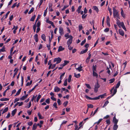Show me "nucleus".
Segmentation results:
<instances>
[{"label": "nucleus", "instance_id": "nucleus-1", "mask_svg": "<svg viewBox=\"0 0 130 130\" xmlns=\"http://www.w3.org/2000/svg\"><path fill=\"white\" fill-rule=\"evenodd\" d=\"M113 17H116L118 19L120 18L119 15L118 11L114 8H113Z\"/></svg>", "mask_w": 130, "mask_h": 130}, {"label": "nucleus", "instance_id": "nucleus-2", "mask_svg": "<svg viewBox=\"0 0 130 130\" xmlns=\"http://www.w3.org/2000/svg\"><path fill=\"white\" fill-rule=\"evenodd\" d=\"M69 39L67 41V44L68 46H70L71 44L72 43L73 41V37L71 35H70L69 36Z\"/></svg>", "mask_w": 130, "mask_h": 130}, {"label": "nucleus", "instance_id": "nucleus-3", "mask_svg": "<svg viewBox=\"0 0 130 130\" xmlns=\"http://www.w3.org/2000/svg\"><path fill=\"white\" fill-rule=\"evenodd\" d=\"M100 86L98 82H97L94 86V91L96 93L98 90V89L100 87Z\"/></svg>", "mask_w": 130, "mask_h": 130}, {"label": "nucleus", "instance_id": "nucleus-4", "mask_svg": "<svg viewBox=\"0 0 130 130\" xmlns=\"http://www.w3.org/2000/svg\"><path fill=\"white\" fill-rule=\"evenodd\" d=\"M61 58L58 57L57 58H55L54 60V62H56V64H58L61 62Z\"/></svg>", "mask_w": 130, "mask_h": 130}, {"label": "nucleus", "instance_id": "nucleus-5", "mask_svg": "<svg viewBox=\"0 0 130 130\" xmlns=\"http://www.w3.org/2000/svg\"><path fill=\"white\" fill-rule=\"evenodd\" d=\"M113 89H114L112 95V96H113L117 92V89L116 88H115L114 87H113L112 89L110 90L111 94H112V91Z\"/></svg>", "mask_w": 130, "mask_h": 130}, {"label": "nucleus", "instance_id": "nucleus-6", "mask_svg": "<svg viewBox=\"0 0 130 130\" xmlns=\"http://www.w3.org/2000/svg\"><path fill=\"white\" fill-rule=\"evenodd\" d=\"M118 26L120 27L121 26L124 30L125 31H126V28H125V26L124 25V23L123 22H121L120 24V25H118Z\"/></svg>", "mask_w": 130, "mask_h": 130}, {"label": "nucleus", "instance_id": "nucleus-7", "mask_svg": "<svg viewBox=\"0 0 130 130\" xmlns=\"http://www.w3.org/2000/svg\"><path fill=\"white\" fill-rule=\"evenodd\" d=\"M116 116L115 114L113 119V122L114 123V124H117L118 121V120L116 119Z\"/></svg>", "mask_w": 130, "mask_h": 130}, {"label": "nucleus", "instance_id": "nucleus-8", "mask_svg": "<svg viewBox=\"0 0 130 130\" xmlns=\"http://www.w3.org/2000/svg\"><path fill=\"white\" fill-rule=\"evenodd\" d=\"M59 32L61 35H63L64 34L63 30L61 27H60L59 29Z\"/></svg>", "mask_w": 130, "mask_h": 130}, {"label": "nucleus", "instance_id": "nucleus-9", "mask_svg": "<svg viewBox=\"0 0 130 130\" xmlns=\"http://www.w3.org/2000/svg\"><path fill=\"white\" fill-rule=\"evenodd\" d=\"M54 91L55 92H59L60 90V89L57 86L55 87L54 89Z\"/></svg>", "mask_w": 130, "mask_h": 130}, {"label": "nucleus", "instance_id": "nucleus-10", "mask_svg": "<svg viewBox=\"0 0 130 130\" xmlns=\"http://www.w3.org/2000/svg\"><path fill=\"white\" fill-rule=\"evenodd\" d=\"M81 65V64L78 68H76L75 69L76 70H78L79 72L82 71L83 70L82 69L83 67Z\"/></svg>", "mask_w": 130, "mask_h": 130}, {"label": "nucleus", "instance_id": "nucleus-11", "mask_svg": "<svg viewBox=\"0 0 130 130\" xmlns=\"http://www.w3.org/2000/svg\"><path fill=\"white\" fill-rule=\"evenodd\" d=\"M121 15L124 18H125V14L124 13L122 9L121 8Z\"/></svg>", "mask_w": 130, "mask_h": 130}, {"label": "nucleus", "instance_id": "nucleus-12", "mask_svg": "<svg viewBox=\"0 0 130 130\" xmlns=\"http://www.w3.org/2000/svg\"><path fill=\"white\" fill-rule=\"evenodd\" d=\"M119 34L122 36H123L124 35V32L121 29H119Z\"/></svg>", "mask_w": 130, "mask_h": 130}, {"label": "nucleus", "instance_id": "nucleus-13", "mask_svg": "<svg viewBox=\"0 0 130 130\" xmlns=\"http://www.w3.org/2000/svg\"><path fill=\"white\" fill-rule=\"evenodd\" d=\"M28 94H26L25 95L23 96L20 99L21 100H23L27 98Z\"/></svg>", "mask_w": 130, "mask_h": 130}, {"label": "nucleus", "instance_id": "nucleus-14", "mask_svg": "<svg viewBox=\"0 0 130 130\" xmlns=\"http://www.w3.org/2000/svg\"><path fill=\"white\" fill-rule=\"evenodd\" d=\"M110 19L108 16L107 18L106 22L107 23V25L109 26L110 25Z\"/></svg>", "mask_w": 130, "mask_h": 130}, {"label": "nucleus", "instance_id": "nucleus-15", "mask_svg": "<svg viewBox=\"0 0 130 130\" xmlns=\"http://www.w3.org/2000/svg\"><path fill=\"white\" fill-rule=\"evenodd\" d=\"M41 38L45 41H46V38L45 35L44 34H43L41 36Z\"/></svg>", "mask_w": 130, "mask_h": 130}, {"label": "nucleus", "instance_id": "nucleus-16", "mask_svg": "<svg viewBox=\"0 0 130 130\" xmlns=\"http://www.w3.org/2000/svg\"><path fill=\"white\" fill-rule=\"evenodd\" d=\"M93 8L94 10H95L97 13L99 12V9L97 7L95 6H93Z\"/></svg>", "mask_w": 130, "mask_h": 130}, {"label": "nucleus", "instance_id": "nucleus-17", "mask_svg": "<svg viewBox=\"0 0 130 130\" xmlns=\"http://www.w3.org/2000/svg\"><path fill=\"white\" fill-rule=\"evenodd\" d=\"M118 126L117 124H114L113 125V129L114 130H117L118 128Z\"/></svg>", "mask_w": 130, "mask_h": 130}, {"label": "nucleus", "instance_id": "nucleus-18", "mask_svg": "<svg viewBox=\"0 0 130 130\" xmlns=\"http://www.w3.org/2000/svg\"><path fill=\"white\" fill-rule=\"evenodd\" d=\"M64 48L63 47H62L61 46H60L58 48V51L59 52L60 51L63 50H64Z\"/></svg>", "mask_w": 130, "mask_h": 130}, {"label": "nucleus", "instance_id": "nucleus-19", "mask_svg": "<svg viewBox=\"0 0 130 130\" xmlns=\"http://www.w3.org/2000/svg\"><path fill=\"white\" fill-rule=\"evenodd\" d=\"M110 68L111 69V66L109 65V68H108V67L106 69V70H107V73H108V74H109V75L110 74V71L109 69V68Z\"/></svg>", "mask_w": 130, "mask_h": 130}, {"label": "nucleus", "instance_id": "nucleus-20", "mask_svg": "<svg viewBox=\"0 0 130 130\" xmlns=\"http://www.w3.org/2000/svg\"><path fill=\"white\" fill-rule=\"evenodd\" d=\"M34 39L36 42H37L38 41V35L37 34H36L34 36Z\"/></svg>", "mask_w": 130, "mask_h": 130}, {"label": "nucleus", "instance_id": "nucleus-21", "mask_svg": "<svg viewBox=\"0 0 130 130\" xmlns=\"http://www.w3.org/2000/svg\"><path fill=\"white\" fill-rule=\"evenodd\" d=\"M88 50V48H86L85 50L82 51L80 52V54H83L84 53H86L87 52Z\"/></svg>", "mask_w": 130, "mask_h": 130}, {"label": "nucleus", "instance_id": "nucleus-22", "mask_svg": "<svg viewBox=\"0 0 130 130\" xmlns=\"http://www.w3.org/2000/svg\"><path fill=\"white\" fill-rule=\"evenodd\" d=\"M17 109H15L12 111L11 114L12 116H14V115L15 114V113L17 112Z\"/></svg>", "mask_w": 130, "mask_h": 130}, {"label": "nucleus", "instance_id": "nucleus-23", "mask_svg": "<svg viewBox=\"0 0 130 130\" xmlns=\"http://www.w3.org/2000/svg\"><path fill=\"white\" fill-rule=\"evenodd\" d=\"M9 100V99L7 98H2L0 99V100L1 101H8Z\"/></svg>", "mask_w": 130, "mask_h": 130}, {"label": "nucleus", "instance_id": "nucleus-24", "mask_svg": "<svg viewBox=\"0 0 130 130\" xmlns=\"http://www.w3.org/2000/svg\"><path fill=\"white\" fill-rule=\"evenodd\" d=\"M93 76H95L96 78H97L98 77V74L95 71H93Z\"/></svg>", "mask_w": 130, "mask_h": 130}, {"label": "nucleus", "instance_id": "nucleus-25", "mask_svg": "<svg viewBox=\"0 0 130 130\" xmlns=\"http://www.w3.org/2000/svg\"><path fill=\"white\" fill-rule=\"evenodd\" d=\"M46 22L50 24H51L52 26L53 25V22L51 21H49L48 20H46Z\"/></svg>", "mask_w": 130, "mask_h": 130}, {"label": "nucleus", "instance_id": "nucleus-26", "mask_svg": "<svg viewBox=\"0 0 130 130\" xmlns=\"http://www.w3.org/2000/svg\"><path fill=\"white\" fill-rule=\"evenodd\" d=\"M37 127V125L36 123L34 124L33 126L32 129L33 130H35L36 129Z\"/></svg>", "mask_w": 130, "mask_h": 130}, {"label": "nucleus", "instance_id": "nucleus-27", "mask_svg": "<svg viewBox=\"0 0 130 130\" xmlns=\"http://www.w3.org/2000/svg\"><path fill=\"white\" fill-rule=\"evenodd\" d=\"M74 76L77 78H78L80 76V75L79 73L76 74V73H74Z\"/></svg>", "mask_w": 130, "mask_h": 130}, {"label": "nucleus", "instance_id": "nucleus-28", "mask_svg": "<svg viewBox=\"0 0 130 130\" xmlns=\"http://www.w3.org/2000/svg\"><path fill=\"white\" fill-rule=\"evenodd\" d=\"M8 107H6L3 110L2 113V114H3L7 111L8 110Z\"/></svg>", "mask_w": 130, "mask_h": 130}, {"label": "nucleus", "instance_id": "nucleus-29", "mask_svg": "<svg viewBox=\"0 0 130 130\" xmlns=\"http://www.w3.org/2000/svg\"><path fill=\"white\" fill-rule=\"evenodd\" d=\"M21 88L16 93V95H15V96L16 95H19L20 93L21 92Z\"/></svg>", "mask_w": 130, "mask_h": 130}, {"label": "nucleus", "instance_id": "nucleus-30", "mask_svg": "<svg viewBox=\"0 0 130 130\" xmlns=\"http://www.w3.org/2000/svg\"><path fill=\"white\" fill-rule=\"evenodd\" d=\"M41 95H39L37 96V99H36V101L37 102H38L39 99L41 98Z\"/></svg>", "mask_w": 130, "mask_h": 130}, {"label": "nucleus", "instance_id": "nucleus-31", "mask_svg": "<svg viewBox=\"0 0 130 130\" xmlns=\"http://www.w3.org/2000/svg\"><path fill=\"white\" fill-rule=\"evenodd\" d=\"M109 102L108 101H106L104 105L103 106V107L104 108L106 106L107 104L109 103Z\"/></svg>", "mask_w": 130, "mask_h": 130}, {"label": "nucleus", "instance_id": "nucleus-32", "mask_svg": "<svg viewBox=\"0 0 130 130\" xmlns=\"http://www.w3.org/2000/svg\"><path fill=\"white\" fill-rule=\"evenodd\" d=\"M47 7L46 9L45 10L44 12V13L43 14V15L44 17H45L46 16L47 13Z\"/></svg>", "mask_w": 130, "mask_h": 130}, {"label": "nucleus", "instance_id": "nucleus-33", "mask_svg": "<svg viewBox=\"0 0 130 130\" xmlns=\"http://www.w3.org/2000/svg\"><path fill=\"white\" fill-rule=\"evenodd\" d=\"M34 9V7L32 8L28 12V13L29 14H30L31 12L33 11Z\"/></svg>", "mask_w": 130, "mask_h": 130}, {"label": "nucleus", "instance_id": "nucleus-34", "mask_svg": "<svg viewBox=\"0 0 130 130\" xmlns=\"http://www.w3.org/2000/svg\"><path fill=\"white\" fill-rule=\"evenodd\" d=\"M5 48L4 46L2 49H0V52H3L5 51Z\"/></svg>", "mask_w": 130, "mask_h": 130}, {"label": "nucleus", "instance_id": "nucleus-35", "mask_svg": "<svg viewBox=\"0 0 130 130\" xmlns=\"http://www.w3.org/2000/svg\"><path fill=\"white\" fill-rule=\"evenodd\" d=\"M102 119H100L97 122L95 123L94 124H97L98 125L99 124L102 120Z\"/></svg>", "mask_w": 130, "mask_h": 130}, {"label": "nucleus", "instance_id": "nucleus-36", "mask_svg": "<svg viewBox=\"0 0 130 130\" xmlns=\"http://www.w3.org/2000/svg\"><path fill=\"white\" fill-rule=\"evenodd\" d=\"M79 30V31H80L83 28V27L82 24H80L78 26Z\"/></svg>", "mask_w": 130, "mask_h": 130}, {"label": "nucleus", "instance_id": "nucleus-37", "mask_svg": "<svg viewBox=\"0 0 130 130\" xmlns=\"http://www.w3.org/2000/svg\"><path fill=\"white\" fill-rule=\"evenodd\" d=\"M120 81H119L117 84L116 86L115 87V88L116 89L118 88L120 85Z\"/></svg>", "mask_w": 130, "mask_h": 130}, {"label": "nucleus", "instance_id": "nucleus-38", "mask_svg": "<svg viewBox=\"0 0 130 130\" xmlns=\"http://www.w3.org/2000/svg\"><path fill=\"white\" fill-rule=\"evenodd\" d=\"M36 17V15H34L33 17H32L30 20V21H34Z\"/></svg>", "mask_w": 130, "mask_h": 130}, {"label": "nucleus", "instance_id": "nucleus-39", "mask_svg": "<svg viewBox=\"0 0 130 130\" xmlns=\"http://www.w3.org/2000/svg\"><path fill=\"white\" fill-rule=\"evenodd\" d=\"M67 79H66L64 81L63 85L65 86H66L67 85Z\"/></svg>", "mask_w": 130, "mask_h": 130}, {"label": "nucleus", "instance_id": "nucleus-40", "mask_svg": "<svg viewBox=\"0 0 130 130\" xmlns=\"http://www.w3.org/2000/svg\"><path fill=\"white\" fill-rule=\"evenodd\" d=\"M87 106L88 108H92L93 107V105L91 104H88Z\"/></svg>", "mask_w": 130, "mask_h": 130}, {"label": "nucleus", "instance_id": "nucleus-41", "mask_svg": "<svg viewBox=\"0 0 130 130\" xmlns=\"http://www.w3.org/2000/svg\"><path fill=\"white\" fill-rule=\"evenodd\" d=\"M115 80V79L114 78L110 79L109 81H110L109 83L110 84L113 83Z\"/></svg>", "mask_w": 130, "mask_h": 130}, {"label": "nucleus", "instance_id": "nucleus-42", "mask_svg": "<svg viewBox=\"0 0 130 130\" xmlns=\"http://www.w3.org/2000/svg\"><path fill=\"white\" fill-rule=\"evenodd\" d=\"M65 74V73L64 72L61 74L60 76V80H62L63 79V77L64 76Z\"/></svg>", "mask_w": 130, "mask_h": 130}, {"label": "nucleus", "instance_id": "nucleus-43", "mask_svg": "<svg viewBox=\"0 0 130 130\" xmlns=\"http://www.w3.org/2000/svg\"><path fill=\"white\" fill-rule=\"evenodd\" d=\"M38 115L39 117V119H42L43 118V117L41 115L40 113H38Z\"/></svg>", "mask_w": 130, "mask_h": 130}, {"label": "nucleus", "instance_id": "nucleus-44", "mask_svg": "<svg viewBox=\"0 0 130 130\" xmlns=\"http://www.w3.org/2000/svg\"><path fill=\"white\" fill-rule=\"evenodd\" d=\"M86 40L85 39L83 41H82L80 43V45L82 46L86 42Z\"/></svg>", "mask_w": 130, "mask_h": 130}, {"label": "nucleus", "instance_id": "nucleus-45", "mask_svg": "<svg viewBox=\"0 0 130 130\" xmlns=\"http://www.w3.org/2000/svg\"><path fill=\"white\" fill-rule=\"evenodd\" d=\"M71 77H72L71 75H70L69 76V78H68V82L70 83L71 82Z\"/></svg>", "mask_w": 130, "mask_h": 130}, {"label": "nucleus", "instance_id": "nucleus-46", "mask_svg": "<svg viewBox=\"0 0 130 130\" xmlns=\"http://www.w3.org/2000/svg\"><path fill=\"white\" fill-rule=\"evenodd\" d=\"M36 23H35L33 25V29L34 30V32H35L36 31Z\"/></svg>", "mask_w": 130, "mask_h": 130}, {"label": "nucleus", "instance_id": "nucleus-47", "mask_svg": "<svg viewBox=\"0 0 130 130\" xmlns=\"http://www.w3.org/2000/svg\"><path fill=\"white\" fill-rule=\"evenodd\" d=\"M99 96L100 98V97L101 98H104L105 96H106V94L105 93L103 94L100 95Z\"/></svg>", "mask_w": 130, "mask_h": 130}, {"label": "nucleus", "instance_id": "nucleus-48", "mask_svg": "<svg viewBox=\"0 0 130 130\" xmlns=\"http://www.w3.org/2000/svg\"><path fill=\"white\" fill-rule=\"evenodd\" d=\"M108 11L110 13V15H111L112 14V11H111V9L109 7H108Z\"/></svg>", "mask_w": 130, "mask_h": 130}, {"label": "nucleus", "instance_id": "nucleus-49", "mask_svg": "<svg viewBox=\"0 0 130 130\" xmlns=\"http://www.w3.org/2000/svg\"><path fill=\"white\" fill-rule=\"evenodd\" d=\"M93 71H95L96 70V65H95V66L93 65L92 68Z\"/></svg>", "mask_w": 130, "mask_h": 130}, {"label": "nucleus", "instance_id": "nucleus-50", "mask_svg": "<svg viewBox=\"0 0 130 130\" xmlns=\"http://www.w3.org/2000/svg\"><path fill=\"white\" fill-rule=\"evenodd\" d=\"M69 34L68 33L65 34L64 35L65 37H67V38H66V39H67L68 38H69Z\"/></svg>", "mask_w": 130, "mask_h": 130}, {"label": "nucleus", "instance_id": "nucleus-51", "mask_svg": "<svg viewBox=\"0 0 130 130\" xmlns=\"http://www.w3.org/2000/svg\"><path fill=\"white\" fill-rule=\"evenodd\" d=\"M31 105V102H29V105L26 106V107L27 108H29L30 107Z\"/></svg>", "mask_w": 130, "mask_h": 130}, {"label": "nucleus", "instance_id": "nucleus-52", "mask_svg": "<svg viewBox=\"0 0 130 130\" xmlns=\"http://www.w3.org/2000/svg\"><path fill=\"white\" fill-rule=\"evenodd\" d=\"M23 80H24V77L23 76H22L21 77V86H22L23 84Z\"/></svg>", "mask_w": 130, "mask_h": 130}, {"label": "nucleus", "instance_id": "nucleus-53", "mask_svg": "<svg viewBox=\"0 0 130 130\" xmlns=\"http://www.w3.org/2000/svg\"><path fill=\"white\" fill-rule=\"evenodd\" d=\"M50 98H48L45 101V102L48 104H49L50 103Z\"/></svg>", "mask_w": 130, "mask_h": 130}, {"label": "nucleus", "instance_id": "nucleus-54", "mask_svg": "<svg viewBox=\"0 0 130 130\" xmlns=\"http://www.w3.org/2000/svg\"><path fill=\"white\" fill-rule=\"evenodd\" d=\"M69 6L68 5H65L64 6L62 9V11L64 10L67 8Z\"/></svg>", "mask_w": 130, "mask_h": 130}, {"label": "nucleus", "instance_id": "nucleus-55", "mask_svg": "<svg viewBox=\"0 0 130 130\" xmlns=\"http://www.w3.org/2000/svg\"><path fill=\"white\" fill-rule=\"evenodd\" d=\"M85 85H86V86L89 89H91V87L90 86V85L89 84H85Z\"/></svg>", "mask_w": 130, "mask_h": 130}, {"label": "nucleus", "instance_id": "nucleus-56", "mask_svg": "<svg viewBox=\"0 0 130 130\" xmlns=\"http://www.w3.org/2000/svg\"><path fill=\"white\" fill-rule=\"evenodd\" d=\"M100 98V97L99 96L98 97L93 98L92 99L93 100H97L99 99Z\"/></svg>", "mask_w": 130, "mask_h": 130}, {"label": "nucleus", "instance_id": "nucleus-57", "mask_svg": "<svg viewBox=\"0 0 130 130\" xmlns=\"http://www.w3.org/2000/svg\"><path fill=\"white\" fill-rule=\"evenodd\" d=\"M68 103V101H66L64 103L63 105L64 107H66L67 106Z\"/></svg>", "mask_w": 130, "mask_h": 130}, {"label": "nucleus", "instance_id": "nucleus-58", "mask_svg": "<svg viewBox=\"0 0 130 130\" xmlns=\"http://www.w3.org/2000/svg\"><path fill=\"white\" fill-rule=\"evenodd\" d=\"M40 25V23L39 21L37 23V27H39Z\"/></svg>", "mask_w": 130, "mask_h": 130}, {"label": "nucleus", "instance_id": "nucleus-59", "mask_svg": "<svg viewBox=\"0 0 130 130\" xmlns=\"http://www.w3.org/2000/svg\"><path fill=\"white\" fill-rule=\"evenodd\" d=\"M57 102L58 104L59 105H60L61 104V101L60 100V99H58Z\"/></svg>", "mask_w": 130, "mask_h": 130}, {"label": "nucleus", "instance_id": "nucleus-60", "mask_svg": "<svg viewBox=\"0 0 130 130\" xmlns=\"http://www.w3.org/2000/svg\"><path fill=\"white\" fill-rule=\"evenodd\" d=\"M106 123L108 124V125H109L110 124V120H106Z\"/></svg>", "mask_w": 130, "mask_h": 130}, {"label": "nucleus", "instance_id": "nucleus-61", "mask_svg": "<svg viewBox=\"0 0 130 130\" xmlns=\"http://www.w3.org/2000/svg\"><path fill=\"white\" fill-rule=\"evenodd\" d=\"M75 127V130H77V129H78V125H77L76 124H75L74 125Z\"/></svg>", "mask_w": 130, "mask_h": 130}, {"label": "nucleus", "instance_id": "nucleus-62", "mask_svg": "<svg viewBox=\"0 0 130 130\" xmlns=\"http://www.w3.org/2000/svg\"><path fill=\"white\" fill-rule=\"evenodd\" d=\"M51 98L52 100L53 101H56V99L54 97V96L51 97Z\"/></svg>", "mask_w": 130, "mask_h": 130}, {"label": "nucleus", "instance_id": "nucleus-63", "mask_svg": "<svg viewBox=\"0 0 130 130\" xmlns=\"http://www.w3.org/2000/svg\"><path fill=\"white\" fill-rule=\"evenodd\" d=\"M85 14H83L82 16V18L83 19L85 18L87 15H85Z\"/></svg>", "mask_w": 130, "mask_h": 130}, {"label": "nucleus", "instance_id": "nucleus-64", "mask_svg": "<svg viewBox=\"0 0 130 130\" xmlns=\"http://www.w3.org/2000/svg\"><path fill=\"white\" fill-rule=\"evenodd\" d=\"M53 106L56 108H57V103L56 102L54 103L53 105Z\"/></svg>", "mask_w": 130, "mask_h": 130}]
</instances>
